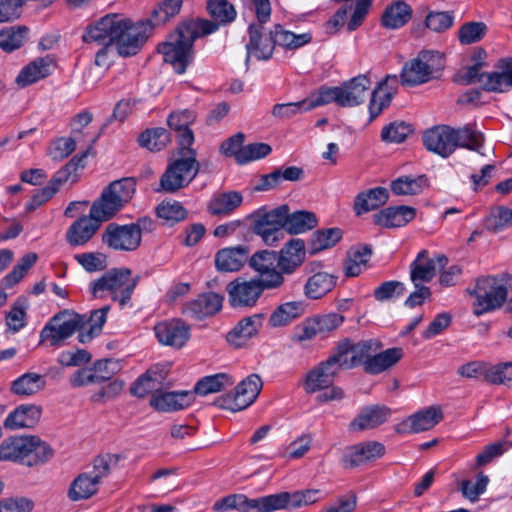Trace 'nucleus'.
<instances>
[{"mask_svg":"<svg viewBox=\"0 0 512 512\" xmlns=\"http://www.w3.org/2000/svg\"><path fill=\"white\" fill-rule=\"evenodd\" d=\"M148 38L146 23L134 24L119 14H109L87 27L82 39L97 45H115L120 56L135 55Z\"/></svg>","mask_w":512,"mask_h":512,"instance_id":"nucleus-1","label":"nucleus"},{"mask_svg":"<svg viewBox=\"0 0 512 512\" xmlns=\"http://www.w3.org/2000/svg\"><path fill=\"white\" fill-rule=\"evenodd\" d=\"M216 30V23L209 20L185 21L177 27L174 33L170 34L166 42L158 46V51L163 55L166 63H170L177 73L183 74L193 61L194 41Z\"/></svg>","mask_w":512,"mask_h":512,"instance_id":"nucleus-2","label":"nucleus"},{"mask_svg":"<svg viewBox=\"0 0 512 512\" xmlns=\"http://www.w3.org/2000/svg\"><path fill=\"white\" fill-rule=\"evenodd\" d=\"M52 449L35 436L10 437L0 444V461L35 466L52 457Z\"/></svg>","mask_w":512,"mask_h":512,"instance_id":"nucleus-3","label":"nucleus"},{"mask_svg":"<svg viewBox=\"0 0 512 512\" xmlns=\"http://www.w3.org/2000/svg\"><path fill=\"white\" fill-rule=\"evenodd\" d=\"M510 288H512V278L508 274L478 278L475 288L469 292L475 297L473 313L480 316L500 308Z\"/></svg>","mask_w":512,"mask_h":512,"instance_id":"nucleus-4","label":"nucleus"},{"mask_svg":"<svg viewBox=\"0 0 512 512\" xmlns=\"http://www.w3.org/2000/svg\"><path fill=\"white\" fill-rule=\"evenodd\" d=\"M258 22L251 23L248 28L249 41L246 44V63L251 57L257 60H268L275 49L272 31H266L264 24L270 19L271 5L269 0H252Z\"/></svg>","mask_w":512,"mask_h":512,"instance_id":"nucleus-5","label":"nucleus"},{"mask_svg":"<svg viewBox=\"0 0 512 512\" xmlns=\"http://www.w3.org/2000/svg\"><path fill=\"white\" fill-rule=\"evenodd\" d=\"M136 285L137 279L131 276L129 269H112L91 282L90 291L95 298H104L108 294L113 301L124 307L130 301Z\"/></svg>","mask_w":512,"mask_h":512,"instance_id":"nucleus-6","label":"nucleus"},{"mask_svg":"<svg viewBox=\"0 0 512 512\" xmlns=\"http://www.w3.org/2000/svg\"><path fill=\"white\" fill-rule=\"evenodd\" d=\"M135 189V182L131 178L112 182L92 204L91 215L98 220L111 219L132 199Z\"/></svg>","mask_w":512,"mask_h":512,"instance_id":"nucleus-7","label":"nucleus"},{"mask_svg":"<svg viewBox=\"0 0 512 512\" xmlns=\"http://www.w3.org/2000/svg\"><path fill=\"white\" fill-rule=\"evenodd\" d=\"M338 376L333 364L327 360L319 362L312 367L305 375L303 388L307 394L321 392L317 396V401L326 403L344 398V391L333 383Z\"/></svg>","mask_w":512,"mask_h":512,"instance_id":"nucleus-8","label":"nucleus"},{"mask_svg":"<svg viewBox=\"0 0 512 512\" xmlns=\"http://www.w3.org/2000/svg\"><path fill=\"white\" fill-rule=\"evenodd\" d=\"M85 316L71 310H63L54 315L40 332V342L52 347H60L76 331L85 325Z\"/></svg>","mask_w":512,"mask_h":512,"instance_id":"nucleus-9","label":"nucleus"},{"mask_svg":"<svg viewBox=\"0 0 512 512\" xmlns=\"http://www.w3.org/2000/svg\"><path fill=\"white\" fill-rule=\"evenodd\" d=\"M182 156L171 163L160 179V185L166 192L173 193L187 186L197 175L199 163L192 149H182Z\"/></svg>","mask_w":512,"mask_h":512,"instance_id":"nucleus-10","label":"nucleus"},{"mask_svg":"<svg viewBox=\"0 0 512 512\" xmlns=\"http://www.w3.org/2000/svg\"><path fill=\"white\" fill-rule=\"evenodd\" d=\"M444 68L442 54L434 51H423L416 58L406 63L401 72L403 84L415 86L438 77Z\"/></svg>","mask_w":512,"mask_h":512,"instance_id":"nucleus-11","label":"nucleus"},{"mask_svg":"<svg viewBox=\"0 0 512 512\" xmlns=\"http://www.w3.org/2000/svg\"><path fill=\"white\" fill-rule=\"evenodd\" d=\"M255 234L261 237L266 245L274 246L282 239L281 230L285 225V205L272 210H258L250 216Z\"/></svg>","mask_w":512,"mask_h":512,"instance_id":"nucleus-12","label":"nucleus"},{"mask_svg":"<svg viewBox=\"0 0 512 512\" xmlns=\"http://www.w3.org/2000/svg\"><path fill=\"white\" fill-rule=\"evenodd\" d=\"M265 290H268L266 285L256 277L250 279L237 277L226 286L228 302L236 309L255 307Z\"/></svg>","mask_w":512,"mask_h":512,"instance_id":"nucleus-13","label":"nucleus"},{"mask_svg":"<svg viewBox=\"0 0 512 512\" xmlns=\"http://www.w3.org/2000/svg\"><path fill=\"white\" fill-rule=\"evenodd\" d=\"M262 388V381L256 374L249 375L235 388L234 393L227 394L219 400L221 408L237 412L249 407L257 398Z\"/></svg>","mask_w":512,"mask_h":512,"instance_id":"nucleus-14","label":"nucleus"},{"mask_svg":"<svg viewBox=\"0 0 512 512\" xmlns=\"http://www.w3.org/2000/svg\"><path fill=\"white\" fill-rule=\"evenodd\" d=\"M250 267L258 273V280L266 285L267 289H277L284 284V276L277 269V253L262 250L254 253L249 259Z\"/></svg>","mask_w":512,"mask_h":512,"instance_id":"nucleus-15","label":"nucleus"},{"mask_svg":"<svg viewBox=\"0 0 512 512\" xmlns=\"http://www.w3.org/2000/svg\"><path fill=\"white\" fill-rule=\"evenodd\" d=\"M141 228L139 224L118 225L109 224L103 234V242L118 251L136 250L141 243Z\"/></svg>","mask_w":512,"mask_h":512,"instance_id":"nucleus-16","label":"nucleus"},{"mask_svg":"<svg viewBox=\"0 0 512 512\" xmlns=\"http://www.w3.org/2000/svg\"><path fill=\"white\" fill-rule=\"evenodd\" d=\"M154 333L160 344L179 349L189 340L190 327L180 319H172L157 323Z\"/></svg>","mask_w":512,"mask_h":512,"instance_id":"nucleus-17","label":"nucleus"},{"mask_svg":"<svg viewBox=\"0 0 512 512\" xmlns=\"http://www.w3.org/2000/svg\"><path fill=\"white\" fill-rule=\"evenodd\" d=\"M442 418L441 408L431 406L404 419L396 426V431L404 434L423 432L432 429Z\"/></svg>","mask_w":512,"mask_h":512,"instance_id":"nucleus-18","label":"nucleus"},{"mask_svg":"<svg viewBox=\"0 0 512 512\" xmlns=\"http://www.w3.org/2000/svg\"><path fill=\"white\" fill-rule=\"evenodd\" d=\"M55 69V62L50 56L38 57L24 65L15 78L18 88H26L47 78Z\"/></svg>","mask_w":512,"mask_h":512,"instance_id":"nucleus-19","label":"nucleus"},{"mask_svg":"<svg viewBox=\"0 0 512 512\" xmlns=\"http://www.w3.org/2000/svg\"><path fill=\"white\" fill-rule=\"evenodd\" d=\"M384 454L383 444L376 441L363 442L347 448L342 464L345 468H354L381 458Z\"/></svg>","mask_w":512,"mask_h":512,"instance_id":"nucleus-20","label":"nucleus"},{"mask_svg":"<svg viewBox=\"0 0 512 512\" xmlns=\"http://www.w3.org/2000/svg\"><path fill=\"white\" fill-rule=\"evenodd\" d=\"M305 242L299 238H293L286 242L277 253V266L283 274L294 273L305 261Z\"/></svg>","mask_w":512,"mask_h":512,"instance_id":"nucleus-21","label":"nucleus"},{"mask_svg":"<svg viewBox=\"0 0 512 512\" xmlns=\"http://www.w3.org/2000/svg\"><path fill=\"white\" fill-rule=\"evenodd\" d=\"M454 129L449 126H438L425 132L424 146L431 152L448 157L455 151L453 138Z\"/></svg>","mask_w":512,"mask_h":512,"instance_id":"nucleus-22","label":"nucleus"},{"mask_svg":"<svg viewBox=\"0 0 512 512\" xmlns=\"http://www.w3.org/2000/svg\"><path fill=\"white\" fill-rule=\"evenodd\" d=\"M371 81L366 75H358L339 86L340 106L353 107L363 103L370 91Z\"/></svg>","mask_w":512,"mask_h":512,"instance_id":"nucleus-23","label":"nucleus"},{"mask_svg":"<svg viewBox=\"0 0 512 512\" xmlns=\"http://www.w3.org/2000/svg\"><path fill=\"white\" fill-rule=\"evenodd\" d=\"M446 261L443 255L436 259L429 256L428 251L421 250L410 264V280L414 286L430 282L436 275L437 262Z\"/></svg>","mask_w":512,"mask_h":512,"instance_id":"nucleus-24","label":"nucleus"},{"mask_svg":"<svg viewBox=\"0 0 512 512\" xmlns=\"http://www.w3.org/2000/svg\"><path fill=\"white\" fill-rule=\"evenodd\" d=\"M222 304L223 296L214 292L202 293L184 305L183 314L202 319L216 314L222 308Z\"/></svg>","mask_w":512,"mask_h":512,"instance_id":"nucleus-25","label":"nucleus"},{"mask_svg":"<svg viewBox=\"0 0 512 512\" xmlns=\"http://www.w3.org/2000/svg\"><path fill=\"white\" fill-rule=\"evenodd\" d=\"M250 249L245 245L222 248L215 254V267L219 272L239 271L249 259Z\"/></svg>","mask_w":512,"mask_h":512,"instance_id":"nucleus-26","label":"nucleus"},{"mask_svg":"<svg viewBox=\"0 0 512 512\" xmlns=\"http://www.w3.org/2000/svg\"><path fill=\"white\" fill-rule=\"evenodd\" d=\"M195 400L192 391L158 392L152 394L150 404L163 412H172L190 406Z\"/></svg>","mask_w":512,"mask_h":512,"instance_id":"nucleus-27","label":"nucleus"},{"mask_svg":"<svg viewBox=\"0 0 512 512\" xmlns=\"http://www.w3.org/2000/svg\"><path fill=\"white\" fill-rule=\"evenodd\" d=\"M396 76H387L378 86L371 92V100L369 103L370 120L375 119L381 112L389 106L397 89Z\"/></svg>","mask_w":512,"mask_h":512,"instance_id":"nucleus-28","label":"nucleus"},{"mask_svg":"<svg viewBox=\"0 0 512 512\" xmlns=\"http://www.w3.org/2000/svg\"><path fill=\"white\" fill-rule=\"evenodd\" d=\"M105 220L94 218L91 213L89 216H83L75 221L67 230L66 239L72 246H82L86 244L100 227V223Z\"/></svg>","mask_w":512,"mask_h":512,"instance_id":"nucleus-29","label":"nucleus"},{"mask_svg":"<svg viewBox=\"0 0 512 512\" xmlns=\"http://www.w3.org/2000/svg\"><path fill=\"white\" fill-rule=\"evenodd\" d=\"M416 216V210L410 206L388 207L374 215L377 225L386 228H398L405 226Z\"/></svg>","mask_w":512,"mask_h":512,"instance_id":"nucleus-30","label":"nucleus"},{"mask_svg":"<svg viewBox=\"0 0 512 512\" xmlns=\"http://www.w3.org/2000/svg\"><path fill=\"white\" fill-rule=\"evenodd\" d=\"M40 417L41 408L39 406L32 404L20 405L9 413L4 421V426L11 430L32 428L39 422Z\"/></svg>","mask_w":512,"mask_h":512,"instance_id":"nucleus-31","label":"nucleus"},{"mask_svg":"<svg viewBox=\"0 0 512 512\" xmlns=\"http://www.w3.org/2000/svg\"><path fill=\"white\" fill-rule=\"evenodd\" d=\"M195 115L189 110L173 112L168 118V125L177 133V139L180 147L190 149L194 142V135L189 126L194 122Z\"/></svg>","mask_w":512,"mask_h":512,"instance_id":"nucleus-32","label":"nucleus"},{"mask_svg":"<svg viewBox=\"0 0 512 512\" xmlns=\"http://www.w3.org/2000/svg\"><path fill=\"white\" fill-rule=\"evenodd\" d=\"M261 321V314L243 318L227 334V341L235 347L243 346L250 338L257 334L261 326Z\"/></svg>","mask_w":512,"mask_h":512,"instance_id":"nucleus-33","label":"nucleus"},{"mask_svg":"<svg viewBox=\"0 0 512 512\" xmlns=\"http://www.w3.org/2000/svg\"><path fill=\"white\" fill-rule=\"evenodd\" d=\"M165 378L166 372L159 366H154L137 379L130 391L137 397H145L149 393H158Z\"/></svg>","mask_w":512,"mask_h":512,"instance_id":"nucleus-34","label":"nucleus"},{"mask_svg":"<svg viewBox=\"0 0 512 512\" xmlns=\"http://www.w3.org/2000/svg\"><path fill=\"white\" fill-rule=\"evenodd\" d=\"M389 198L388 190L384 187H376L359 193L354 200L356 215H362L384 205Z\"/></svg>","mask_w":512,"mask_h":512,"instance_id":"nucleus-35","label":"nucleus"},{"mask_svg":"<svg viewBox=\"0 0 512 512\" xmlns=\"http://www.w3.org/2000/svg\"><path fill=\"white\" fill-rule=\"evenodd\" d=\"M242 201L243 197L237 191L218 193L211 197L208 212L214 216H227L237 209Z\"/></svg>","mask_w":512,"mask_h":512,"instance_id":"nucleus-36","label":"nucleus"},{"mask_svg":"<svg viewBox=\"0 0 512 512\" xmlns=\"http://www.w3.org/2000/svg\"><path fill=\"white\" fill-rule=\"evenodd\" d=\"M390 415V410L385 406H373L364 409L351 423L353 431L373 429L384 423Z\"/></svg>","mask_w":512,"mask_h":512,"instance_id":"nucleus-37","label":"nucleus"},{"mask_svg":"<svg viewBox=\"0 0 512 512\" xmlns=\"http://www.w3.org/2000/svg\"><path fill=\"white\" fill-rule=\"evenodd\" d=\"M333 274L320 271L310 276L304 286V294L310 299H319L329 293L336 285Z\"/></svg>","mask_w":512,"mask_h":512,"instance_id":"nucleus-38","label":"nucleus"},{"mask_svg":"<svg viewBox=\"0 0 512 512\" xmlns=\"http://www.w3.org/2000/svg\"><path fill=\"white\" fill-rule=\"evenodd\" d=\"M271 31L274 46H279L286 50L301 48L309 44L312 40V35L310 33L305 32L295 34L294 32L285 29L282 25H275Z\"/></svg>","mask_w":512,"mask_h":512,"instance_id":"nucleus-39","label":"nucleus"},{"mask_svg":"<svg viewBox=\"0 0 512 512\" xmlns=\"http://www.w3.org/2000/svg\"><path fill=\"white\" fill-rule=\"evenodd\" d=\"M99 491V485L86 473V471L77 475L71 482L67 497L73 502L87 500L96 495Z\"/></svg>","mask_w":512,"mask_h":512,"instance_id":"nucleus-40","label":"nucleus"},{"mask_svg":"<svg viewBox=\"0 0 512 512\" xmlns=\"http://www.w3.org/2000/svg\"><path fill=\"white\" fill-rule=\"evenodd\" d=\"M317 225V218L313 212L295 211L289 213V208L285 205V225L284 229L290 234H301L313 229Z\"/></svg>","mask_w":512,"mask_h":512,"instance_id":"nucleus-41","label":"nucleus"},{"mask_svg":"<svg viewBox=\"0 0 512 512\" xmlns=\"http://www.w3.org/2000/svg\"><path fill=\"white\" fill-rule=\"evenodd\" d=\"M453 138L455 142V149L457 147L467 148L479 153L481 156H486V153L482 151L484 146V135L470 125L454 129Z\"/></svg>","mask_w":512,"mask_h":512,"instance_id":"nucleus-42","label":"nucleus"},{"mask_svg":"<svg viewBox=\"0 0 512 512\" xmlns=\"http://www.w3.org/2000/svg\"><path fill=\"white\" fill-rule=\"evenodd\" d=\"M403 357V349L393 347L380 353L374 354L372 359L366 363V372L370 374H379L390 369L398 363Z\"/></svg>","mask_w":512,"mask_h":512,"instance_id":"nucleus-43","label":"nucleus"},{"mask_svg":"<svg viewBox=\"0 0 512 512\" xmlns=\"http://www.w3.org/2000/svg\"><path fill=\"white\" fill-rule=\"evenodd\" d=\"M67 171H58L55 176L48 182V184L38 190L27 203L26 209L29 211L35 210L48 202L60 189L63 183L67 180Z\"/></svg>","mask_w":512,"mask_h":512,"instance_id":"nucleus-44","label":"nucleus"},{"mask_svg":"<svg viewBox=\"0 0 512 512\" xmlns=\"http://www.w3.org/2000/svg\"><path fill=\"white\" fill-rule=\"evenodd\" d=\"M372 250L368 246L353 247L348 251L344 263V273L348 277H356L361 274L368 265Z\"/></svg>","mask_w":512,"mask_h":512,"instance_id":"nucleus-45","label":"nucleus"},{"mask_svg":"<svg viewBox=\"0 0 512 512\" xmlns=\"http://www.w3.org/2000/svg\"><path fill=\"white\" fill-rule=\"evenodd\" d=\"M428 184L426 175L416 177L405 175L393 180L390 187L395 195L412 196L422 193Z\"/></svg>","mask_w":512,"mask_h":512,"instance_id":"nucleus-46","label":"nucleus"},{"mask_svg":"<svg viewBox=\"0 0 512 512\" xmlns=\"http://www.w3.org/2000/svg\"><path fill=\"white\" fill-rule=\"evenodd\" d=\"M305 312V305L299 301L286 302L278 306L270 315L269 324L272 327H282L301 317Z\"/></svg>","mask_w":512,"mask_h":512,"instance_id":"nucleus-47","label":"nucleus"},{"mask_svg":"<svg viewBox=\"0 0 512 512\" xmlns=\"http://www.w3.org/2000/svg\"><path fill=\"white\" fill-rule=\"evenodd\" d=\"M283 500L280 493L258 498H249L244 494L242 512H275L283 510Z\"/></svg>","mask_w":512,"mask_h":512,"instance_id":"nucleus-48","label":"nucleus"},{"mask_svg":"<svg viewBox=\"0 0 512 512\" xmlns=\"http://www.w3.org/2000/svg\"><path fill=\"white\" fill-rule=\"evenodd\" d=\"M45 387L44 377L40 374L29 372L16 378L11 385V391L19 396H32Z\"/></svg>","mask_w":512,"mask_h":512,"instance_id":"nucleus-49","label":"nucleus"},{"mask_svg":"<svg viewBox=\"0 0 512 512\" xmlns=\"http://www.w3.org/2000/svg\"><path fill=\"white\" fill-rule=\"evenodd\" d=\"M412 15L411 7L403 1L388 6L382 16V24L390 29H397L406 24Z\"/></svg>","mask_w":512,"mask_h":512,"instance_id":"nucleus-50","label":"nucleus"},{"mask_svg":"<svg viewBox=\"0 0 512 512\" xmlns=\"http://www.w3.org/2000/svg\"><path fill=\"white\" fill-rule=\"evenodd\" d=\"M234 383L232 377L226 373H218L201 378L195 385V394L206 396L211 393L220 392Z\"/></svg>","mask_w":512,"mask_h":512,"instance_id":"nucleus-51","label":"nucleus"},{"mask_svg":"<svg viewBox=\"0 0 512 512\" xmlns=\"http://www.w3.org/2000/svg\"><path fill=\"white\" fill-rule=\"evenodd\" d=\"M92 121V114L88 111L78 113L71 121V135L83 142L82 158L91 150L95 137L84 132V128Z\"/></svg>","mask_w":512,"mask_h":512,"instance_id":"nucleus-52","label":"nucleus"},{"mask_svg":"<svg viewBox=\"0 0 512 512\" xmlns=\"http://www.w3.org/2000/svg\"><path fill=\"white\" fill-rule=\"evenodd\" d=\"M283 500V510L297 509L303 506L316 503L321 498V491L318 489H307L294 493L280 492Z\"/></svg>","mask_w":512,"mask_h":512,"instance_id":"nucleus-53","label":"nucleus"},{"mask_svg":"<svg viewBox=\"0 0 512 512\" xmlns=\"http://www.w3.org/2000/svg\"><path fill=\"white\" fill-rule=\"evenodd\" d=\"M120 460L117 454H104L97 456L93 462L91 469L86 470V473L100 486L103 479L107 478L112 470Z\"/></svg>","mask_w":512,"mask_h":512,"instance_id":"nucleus-54","label":"nucleus"},{"mask_svg":"<svg viewBox=\"0 0 512 512\" xmlns=\"http://www.w3.org/2000/svg\"><path fill=\"white\" fill-rule=\"evenodd\" d=\"M482 87L491 92H504L512 87V63L507 64L502 72L483 74Z\"/></svg>","mask_w":512,"mask_h":512,"instance_id":"nucleus-55","label":"nucleus"},{"mask_svg":"<svg viewBox=\"0 0 512 512\" xmlns=\"http://www.w3.org/2000/svg\"><path fill=\"white\" fill-rule=\"evenodd\" d=\"M109 309V306H104L91 312L89 318L85 321V324H88V330L79 333V342L87 343L101 333L103 325L107 320Z\"/></svg>","mask_w":512,"mask_h":512,"instance_id":"nucleus-56","label":"nucleus"},{"mask_svg":"<svg viewBox=\"0 0 512 512\" xmlns=\"http://www.w3.org/2000/svg\"><path fill=\"white\" fill-rule=\"evenodd\" d=\"M28 29L25 26L9 27L0 31V48L6 52L19 49L26 42Z\"/></svg>","mask_w":512,"mask_h":512,"instance_id":"nucleus-57","label":"nucleus"},{"mask_svg":"<svg viewBox=\"0 0 512 512\" xmlns=\"http://www.w3.org/2000/svg\"><path fill=\"white\" fill-rule=\"evenodd\" d=\"M157 216L166 224L173 225L187 218L188 212L175 200L162 201L156 208Z\"/></svg>","mask_w":512,"mask_h":512,"instance_id":"nucleus-58","label":"nucleus"},{"mask_svg":"<svg viewBox=\"0 0 512 512\" xmlns=\"http://www.w3.org/2000/svg\"><path fill=\"white\" fill-rule=\"evenodd\" d=\"M138 142L150 151H160L170 142V135L164 128L147 129L139 135Z\"/></svg>","mask_w":512,"mask_h":512,"instance_id":"nucleus-59","label":"nucleus"},{"mask_svg":"<svg viewBox=\"0 0 512 512\" xmlns=\"http://www.w3.org/2000/svg\"><path fill=\"white\" fill-rule=\"evenodd\" d=\"M308 110H312L319 106H324L330 103H336L340 106V90L338 87H321L312 92L305 98Z\"/></svg>","mask_w":512,"mask_h":512,"instance_id":"nucleus-60","label":"nucleus"},{"mask_svg":"<svg viewBox=\"0 0 512 512\" xmlns=\"http://www.w3.org/2000/svg\"><path fill=\"white\" fill-rule=\"evenodd\" d=\"M182 3V0H164L160 2L152 12V25H162L176 16L180 12Z\"/></svg>","mask_w":512,"mask_h":512,"instance_id":"nucleus-61","label":"nucleus"},{"mask_svg":"<svg viewBox=\"0 0 512 512\" xmlns=\"http://www.w3.org/2000/svg\"><path fill=\"white\" fill-rule=\"evenodd\" d=\"M342 231L339 228H328L316 231L311 240L312 253L329 249L341 239Z\"/></svg>","mask_w":512,"mask_h":512,"instance_id":"nucleus-62","label":"nucleus"},{"mask_svg":"<svg viewBox=\"0 0 512 512\" xmlns=\"http://www.w3.org/2000/svg\"><path fill=\"white\" fill-rule=\"evenodd\" d=\"M485 380L495 385H506L512 382V361L489 366L485 372Z\"/></svg>","mask_w":512,"mask_h":512,"instance_id":"nucleus-63","label":"nucleus"},{"mask_svg":"<svg viewBox=\"0 0 512 512\" xmlns=\"http://www.w3.org/2000/svg\"><path fill=\"white\" fill-rule=\"evenodd\" d=\"M510 225H512V209L507 207H497L485 220V227L493 232L501 231Z\"/></svg>","mask_w":512,"mask_h":512,"instance_id":"nucleus-64","label":"nucleus"}]
</instances>
